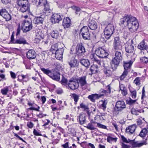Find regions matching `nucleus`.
Returning a JSON list of instances; mask_svg holds the SVG:
<instances>
[{
	"instance_id": "f257e3e1",
	"label": "nucleus",
	"mask_w": 148,
	"mask_h": 148,
	"mask_svg": "<svg viewBox=\"0 0 148 148\" xmlns=\"http://www.w3.org/2000/svg\"><path fill=\"white\" fill-rule=\"evenodd\" d=\"M122 58V55L120 51H115L114 57L112 58L111 61L112 64L114 65V68L112 67L113 70L116 69L121 61ZM112 66V65L111 66Z\"/></svg>"
},
{
	"instance_id": "f03ea898",
	"label": "nucleus",
	"mask_w": 148,
	"mask_h": 148,
	"mask_svg": "<svg viewBox=\"0 0 148 148\" xmlns=\"http://www.w3.org/2000/svg\"><path fill=\"white\" fill-rule=\"evenodd\" d=\"M131 20V21L127 26L130 31L133 33L137 30L138 28L139 23L136 18L133 17Z\"/></svg>"
},
{
	"instance_id": "7ed1b4c3",
	"label": "nucleus",
	"mask_w": 148,
	"mask_h": 148,
	"mask_svg": "<svg viewBox=\"0 0 148 148\" xmlns=\"http://www.w3.org/2000/svg\"><path fill=\"white\" fill-rule=\"evenodd\" d=\"M14 32H13L11 36L10 42L11 44H17L20 45H28L29 44L25 39L23 37L20 36L15 40L14 37Z\"/></svg>"
},
{
	"instance_id": "20e7f679",
	"label": "nucleus",
	"mask_w": 148,
	"mask_h": 148,
	"mask_svg": "<svg viewBox=\"0 0 148 148\" xmlns=\"http://www.w3.org/2000/svg\"><path fill=\"white\" fill-rule=\"evenodd\" d=\"M95 53L97 56L100 58H106L109 54V51L104 47H99L95 51Z\"/></svg>"
},
{
	"instance_id": "39448f33",
	"label": "nucleus",
	"mask_w": 148,
	"mask_h": 148,
	"mask_svg": "<svg viewBox=\"0 0 148 148\" xmlns=\"http://www.w3.org/2000/svg\"><path fill=\"white\" fill-rule=\"evenodd\" d=\"M133 17L131 15L125 14L123 18L120 19V25L123 27L127 26L131 21L130 20Z\"/></svg>"
},
{
	"instance_id": "423d86ee",
	"label": "nucleus",
	"mask_w": 148,
	"mask_h": 148,
	"mask_svg": "<svg viewBox=\"0 0 148 148\" xmlns=\"http://www.w3.org/2000/svg\"><path fill=\"white\" fill-rule=\"evenodd\" d=\"M79 34L82 36L83 38L85 40H90V34L88 27L86 26H84L81 29Z\"/></svg>"
},
{
	"instance_id": "0eeeda50",
	"label": "nucleus",
	"mask_w": 148,
	"mask_h": 148,
	"mask_svg": "<svg viewBox=\"0 0 148 148\" xmlns=\"http://www.w3.org/2000/svg\"><path fill=\"white\" fill-rule=\"evenodd\" d=\"M123 63L124 70L120 77V80H123L127 76L128 72V70L131 67L132 64L133 62L130 60L129 62H124Z\"/></svg>"
},
{
	"instance_id": "6e6552de",
	"label": "nucleus",
	"mask_w": 148,
	"mask_h": 148,
	"mask_svg": "<svg viewBox=\"0 0 148 148\" xmlns=\"http://www.w3.org/2000/svg\"><path fill=\"white\" fill-rule=\"evenodd\" d=\"M86 52L84 45L82 42L78 43L76 49V53L79 57L83 56Z\"/></svg>"
},
{
	"instance_id": "1a4fd4ad",
	"label": "nucleus",
	"mask_w": 148,
	"mask_h": 148,
	"mask_svg": "<svg viewBox=\"0 0 148 148\" xmlns=\"http://www.w3.org/2000/svg\"><path fill=\"white\" fill-rule=\"evenodd\" d=\"M22 30L24 32H27L31 30L32 28L31 22L27 20H24L22 25Z\"/></svg>"
},
{
	"instance_id": "9d476101",
	"label": "nucleus",
	"mask_w": 148,
	"mask_h": 148,
	"mask_svg": "<svg viewBox=\"0 0 148 148\" xmlns=\"http://www.w3.org/2000/svg\"><path fill=\"white\" fill-rule=\"evenodd\" d=\"M63 16L60 13H55L51 17V20L53 23H58L63 19Z\"/></svg>"
},
{
	"instance_id": "9b49d317",
	"label": "nucleus",
	"mask_w": 148,
	"mask_h": 148,
	"mask_svg": "<svg viewBox=\"0 0 148 148\" xmlns=\"http://www.w3.org/2000/svg\"><path fill=\"white\" fill-rule=\"evenodd\" d=\"M70 66V68H77L79 66V61L74 57H72L71 60L68 62Z\"/></svg>"
},
{
	"instance_id": "f8f14e48",
	"label": "nucleus",
	"mask_w": 148,
	"mask_h": 148,
	"mask_svg": "<svg viewBox=\"0 0 148 148\" xmlns=\"http://www.w3.org/2000/svg\"><path fill=\"white\" fill-rule=\"evenodd\" d=\"M0 15L7 21H9L11 19V15L5 9H2L0 10Z\"/></svg>"
},
{
	"instance_id": "ddd939ff",
	"label": "nucleus",
	"mask_w": 148,
	"mask_h": 148,
	"mask_svg": "<svg viewBox=\"0 0 148 148\" xmlns=\"http://www.w3.org/2000/svg\"><path fill=\"white\" fill-rule=\"evenodd\" d=\"M60 73L58 71L52 70L49 77L53 80L58 81L60 79Z\"/></svg>"
},
{
	"instance_id": "4468645a",
	"label": "nucleus",
	"mask_w": 148,
	"mask_h": 148,
	"mask_svg": "<svg viewBox=\"0 0 148 148\" xmlns=\"http://www.w3.org/2000/svg\"><path fill=\"white\" fill-rule=\"evenodd\" d=\"M125 105L123 101H117L115 106V109L118 111H121L122 109L125 108Z\"/></svg>"
},
{
	"instance_id": "2eb2a0df",
	"label": "nucleus",
	"mask_w": 148,
	"mask_h": 148,
	"mask_svg": "<svg viewBox=\"0 0 148 148\" xmlns=\"http://www.w3.org/2000/svg\"><path fill=\"white\" fill-rule=\"evenodd\" d=\"M64 51V49L63 47L59 48L56 51L54 54L55 55V57L56 58L59 60L62 59V55Z\"/></svg>"
},
{
	"instance_id": "dca6fc26",
	"label": "nucleus",
	"mask_w": 148,
	"mask_h": 148,
	"mask_svg": "<svg viewBox=\"0 0 148 148\" xmlns=\"http://www.w3.org/2000/svg\"><path fill=\"white\" fill-rule=\"evenodd\" d=\"M26 56L27 58L29 60L35 59L36 56V53L33 50H29L26 53Z\"/></svg>"
},
{
	"instance_id": "f3484780",
	"label": "nucleus",
	"mask_w": 148,
	"mask_h": 148,
	"mask_svg": "<svg viewBox=\"0 0 148 148\" xmlns=\"http://www.w3.org/2000/svg\"><path fill=\"white\" fill-rule=\"evenodd\" d=\"M125 50L127 53H132L134 51V47L131 44L127 42L125 44Z\"/></svg>"
},
{
	"instance_id": "a211bd4d",
	"label": "nucleus",
	"mask_w": 148,
	"mask_h": 148,
	"mask_svg": "<svg viewBox=\"0 0 148 148\" xmlns=\"http://www.w3.org/2000/svg\"><path fill=\"white\" fill-rule=\"evenodd\" d=\"M138 47L141 50H146L147 52H148V45L144 40H143L138 44Z\"/></svg>"
},
{
	"instance_id": "6ab92c4d",
	"label": "nucleus",
	"mask_w": 148,
	"mask_h": 148,
	"mask_svg": "<svg viewBox=\"0 0 148 148\" xmlns=\"http://www.w3.org/2000/svg\"><path fill=\"white\" fill-rule=\"evenodd\" d=\"M86 114L83 112L80 113L77 119L78 121L79 120V124L82 125L86 123Z\"/></svg>"
},
{
	"instance_id": "aec40b11",
	"label": "nucleus",
	"mask_w": 148,
	"mask_h": 148,
	"mask_svg": "<svg viewBox=\"0 0 148 148\" xmlns=\"http://www.w3.org/2000/svg\"><path fill=\"white\" fill-rule=\"evenodd\" d=\"M71 20L69 17L64 18L62 22V25L64 28L66 29L70 27L71 24Z\"/></svg>"
},
{
	"instance_id": "412c9836",
	"label": "nucleus",
	"mask_w": 148,
	"mask_h": 148,
	"mask_svg": "<svg viewBox=\"0 0 148 148\" xmlns=\"http://www.w3.org/2000/svg\"><path fill=\"white\" fill-rule=\"evenodd\" d=\"M88 26L90 29L95 30L97 28V23L94 20H90L88 24Z\"/></svg>"
},
{
	"instance_id": "4be33fe9",
	"label": "nucleus",
	"mask_w": 148,
	"mask_h": 148,
	"mask_svg": "<svg viewBox=\"0 0 148 148\" xmlns=\"http://www.w3.org/2000/svg\"><path fill=\"white\" fill-rule=\"evenodd\" d=\"M18 81L20 82H22L23 84H24L23 82H26L29 80V76L28 75H18Z\"/></svg>"
},
{
	"instance_id": "5701e85b",
	"label": "nucleus",
	"mask_w": 148,
	"mask_h": 148,
	"mask_svg": "<svg viewBox=\"0 0 148 148\" xmlns=\"http://www.w3.org/2000/svg\"><path fill=\"white\" fill-rule=\"evenodd\" d=\"M20 11L21 12L24 13H25L26 14H28L29 15L31 14L30 12V6L29 4L25 6L24 7H22L20 8Z\"/></svg>"
},
{
	"instance_id": "b1692460",
	"label": "nucleus",
	"mask_w": 148,
	"mask_h": 148,
	"mask_svg": "<svg viewBox=\"0 0 148 148\" xmlns=\"http://www.w3.org/2000/svg\"><path fill=\"white\" fill-rule=\"evenodd\" d=\"M16 2L20 8L29 4V2L28 0H17Z\"/></svg>"
},
{
	"instance_id": "393cba45",
	"label": "nucleus",
	"mask_w": 148,
	"mask_h": 148,
	"mask_svg": "<svg viewBox=\"0 0 148 148\" xmlns=\"http://www.w3.org/2000/svg\"><path fill=\"white\" fill-rule=\"evenodd\" d=\"M114 30V28L113 25L111 24H108L107 27L105 28V31L107 32L112 35Z\"/></svg>"
},
{
	"instance_id": "a878e982",
	"label": "nucleus",
	"mask_w": 148,
	"mask_h": 148,
	"mask_svg": "<svg viewBox=\"0 0 148 148\" xmlns=\"http://www.w3.org/2000/svg\"><path fill=\"white\" fill-rule=\"evenodd\" d=\"M97 56L96 54L92 53L89 55V58L93 62L97 63L100 66L101 65L100 61L97 58Z\"/></svg>"
},
{
	"instance_id": "bb28decb",
	"label": "nucleus",
	"mask_w": 148,
	"mask_h": 148,
	"mask_svg": "<svg viewBox=\"0 0 148 148\" xmlns=\"http://www.w3.org/2000/svg\"><path fill=\"white\" fill-rule=\"evenodd\" d=\"M103 95H99L97 94H92L88 96V98L92 102H95V100L99 99Z\"/></svg>"
},
{
	"instance_id": "cd10ccee",
	"label": "nucleus",
	"mask_w": 148,
	"mask_h": 148,
	"mask_svg": "<svg viewBox=\"0 0 148 148\" xmlns=\"http://www.w3.org/2000/svg\"><path fill=\"white\" fill-rule=\"evenodd\" d=\"M79 62L82 65L87 68L90 65V61L88 59H82L80 60Z\"/></svg>"
},
{
	"instance_id": "c85d7f7f",
	"label": "nucleus",
	"mask_w": 148,
	"mask_h": 148,
	"mask_svg": "<svg viewBox=\"0 0 148 148\" xmlns=\"http://www.w3.org/2000/svg\"><path fill=\"white\" fill-rule=\"evenodd\" d=\"M68 87L71 90L76 89L79 87V83L78 82L73 83H68Z\"/></svg>"
},
{
	"instance_id": "c756f323",
	"label": "nucleus",
	"mask_w": 148,
	"mask_h": 148,
	"mask_svg": "<svg viewBox=\"0 0 148 148\" xmlns=\"http://www.w3.org/2000/svg\"><path fill=\"white\" fill-rule=\"evenodd\" d=\"M136 128V125L133 124L131 126L127 127L126 129V131L127 132L132 134L135 131Z\"/></svg>"
},
{
	"instance_id": "7c9ffc66",
	"label": "nucleus",
	"mask_w": 148,
	"mask_h": 148,
	"mask_svg": "<svg viewBox=\"0 0 148 148\" xmlns=\"http://www.w3.org/2000/svg\"><path fill=\"white\" fill-rule=\"evenodd\" d=\"M44 19L40 17H35L33 20V22L35 24H42Z\"/></svg>"
},
{
	"instance_id": "2f4dec72",
	"label": "nucleus",
	"mask_w": 148,
	"mask_h": 148,
	"mask_svg": "<svg viewBox=\"0 0 148 148\" xmlns=\"http://www.w3.org/2000/svg\"><path fill=\"white\" fill-rule=\"evenodd\" d=\"M86 78V76H83L80 77L79 79H78L81 86L82 87L87 84Z\"/></svg>"
},
{
	"instance_id": "473e14b6",
	"label": "nucleus",
	"mask_w": 148,
	"mask_h": 148,
	"mask_svg": "<svg viewBox=\"0 0 148 148\" xmlns=\"http://www.w3.org/2000/svg\"><path fill=\"white\" fill-rule=\"evenodd\" d=\"M112 35L110 33H108L106 31L104 30V35L105 38L104 37H102V39H103V42H106V40L110 38Z\"/></svg>"
},
{
	"instance_id": "72a5a7b5",
	"label": "nucleus",
	"mask_w": 148,
	"mask_h": 148,
	"mask_svg": "<svg viewBox=\"0 0 148 148\" xmlns=\"http://www.w3.org/2000/svg\"><path fill=\"white\" fill-rule=\"evenodd\" d=\"M58 43L52 45L50 49V52H51L52 54H54L56 51L59 49L58 48Z\"/></svg>"
},
{
	"instance_id": "f704fd0d",
	"label": "nucleus",
	"mask_w": 148,
	"mask_h": 148,
	"mask_svg": "<svg viewBox=\"0 0 148 148\" xmlns=\"http://www.w3.org/2000/svg\"><path fill=\"white\" fill-rule=\"evenodd\" d=\"M113 48L115 50L117 51H121L122 49L121 43L113 44Z\"/></svg>"
},
{
	"instance_id": "c9c22d12",
	"label": "nucleus",
	"mask_w": 148,
	"mask_h": 148,
	"mask_svg": "<svg viewBox=\"0 0 148 148\" xmlns=\"http://www.w3.org/2000/svg\"><path fill=\"white\" fill-rule=\"evenodd\" d=\"M100 101L102 102V103L100 105V108L104 111L106 108L108 101L106 99L101 100Z\"/></svg>"
},
{
	"instance_id": "e433bc0d",
	"label": "nucleus",
	"mask_w": 148,
	"mask_h": 148,
	"mask_svg": "<svg viewBox=\"0 0 148 148\" xmlns=\"http://www.w3.org/2000/svg\"><path fill=\"white\" fill-rule=\"evenodd\" d=\"M103 72L107 76H109L111 75L112 74L111 71L110 70L109 68L104 66Z\"/></svg>"
},
{
	"instance_id": "4c0bfd02",
	"label": "nucleus",
	"mask_w": 148,
	"mask_h": 148,
	"mask_svg": "<svg viewBox=\"0 0 148 148\" xmlns=\"http://www.w3.org/2000/svg\"><path fill=\"white\" fill-rule=\"evenodd\" d=\"M129 142L130 143L132 146L135 147H139L144 145L143 143H137L136 142L134 141L133 140L129 139Z\"/></svg>"
},
{
	"instance_id": "58836bf2",
	"label": "nucleus",
	"mask_w": 148,
	"mask_h": 148,
	"mask_svg": "<svg viewBox=\"0 0 148 148\" xmlns=\"http://www.w3.org/2000/svg\"><path fill=\"white\" fill-rule=\"evenodd\" d=\"M51 35L53 38L57 39L59 36L58 31L57 30H53L51 33Z\"/></svg>"
},
{
	"instance_id": "ea45409f",
	"label": "nucleus",
	"mask_w": 148,
	"mask_h": 148,
	"mask_svg": "<svg viewBox=\"0 0 148 148\" xmlns=\"http://www.w3.org/2000/svg\"><path fill=\"white\" fill-rule=\"evenodd\" d=\"M61 83L63 86H66V87H68V83L67 79L66 78L64 77L63 76L62 77L61 81Z\"/></svg>"
},
{
	"instance_id": "a19ab883",
	"label": "nucleus",
	"mask_w": 148,
	"mask_h": 148,
	"mask_svg": "<svg viewBox=\"0 0 148 148\" xmlns=\"http://www.w3.org/2000/svg\"><path fill=\"white\" fill-rule=\"evenodd\" d=\"M44 12L46 13H49L50 12V9L49 5L48 3H47L46 4H45V5H44Z\"/></svg>"
},
{
	"instance_id": "79ce46f5",
	"label": "nucleus",
	"mask_w": 148,
	"mask_h": 148,
	"mask_svg": "<svg viewBox=\"0 0 148 148\" xmlns=\"http://www.w3.org/2000/svg\"><path fill=\"white\" fill-rule=\"evenodd\" d=\"M40 69L44 73L49 76L52 70H50L48 69H45L44 68H41Z\"/></svg>"
},
{
	"instance_id": "37998d69",
	"label": "nucleus",
	"mask_w": 148,
	"mask_h": 148,
	"mask_svg": "<svg viewBox=\"0 0 148 148\" xmlns=\"http://www.w3.org/2000/svg\"><path fill=\"white\" fill-rule=\"evenodd\" d=\"M147 133V130L146 128L143 129L140 132L139 134V136L142 137H144Z\"/></svg>"
},
{
	"instance_id": "c03bdc74",
	"label": "nucleus",
	"mask_w": 148,
	"mask_h": 148,
	"mask_svg": "<svg viewBox=\"0 0 148 148\" xmlns=\"http://www.w3.org/2000/svg\"><path fill=\"white\" fill-rule=\"evenodd\" d=\"M86 127L90 130L96 131L97 130V128L95 127L94 125L91 123H89Z\"/></svg>"
},
{
	"instance_id": "a18cd8bd",
	"label": "nucleus",
	"mask_w": 148,
	"mask_h": 148,
	"mask_svg": "<svg viewBox=\"0 0 148 148\" xmlns=\"http://www.w3.org/2000/svg\"><path fill=\"white\" fill-rule=\"evenodd\" d=\"M71 96L74 99L75 104H76L79 99V96L73 93L72 94Z\"/></svg>"
},
{
	"instance_id": "49530a36",
	"label": "nucleus",
	"mask_w": 148,
	"mask_h": 148,
	"mask_svg": "<svg viewBox=\"0 0 148 148\" xmlns=\"http://www.w3.org/2000/svg\"><path fill=\"white\" fill-rule=\"evenodd\" d=\"M73 8L75 11V13L76 14H80L81 12V10L79 7L74 6L73 7Z\"/></svg>"
},
{
	"instance_id": "de8ad7c7",
	"label": "nucleus",
	"mask_w": 148,
	"mask_h": 148,
	"mask_svg": "<svg viewBox=\"0 0 148 148\" xmlns=\"http://www.w3.org/2000/svg\"><path fill=\"white\" fill-rule=\"evenodd\" d=\"M94 66L92 65L90 69L92 74H95L97 73L98 72V70L95 69V68L94 67Z\"/></svg>"
},
{
	"instance_id": "09e8293b",
	"label": "nucleus",
	"mask_w": 148,
	"mask_h": 148,
	"mask_svg": "<svg viewBox=\"0 0 148 148\" xmlns=\"http://www.w3.org/2000/svg\"><path fill=\"white\" fill-rule=\"evenodd\" d=\"M117 138H114L110 136H108L107 138V141L109 143H111L112 141H114L116 142Z\"/></svg>"
},
{
	"instance_id": "8fccbe9b",
	"label": "nucleus",
	"mask_w": 148,
	"mask_h": 148,
	"mask_svg": "<svg viewBox=\"0 0 148 148\" xmlns=\"http://www.w3.org/2000/svg\"><path fill=\"white\" fill-rule=\"evenodd\" d=\"M8 91V87H5L1 90V93L3 95H6Z\"/></svg>"
},
{
	"instance_id": "3c124183",
	"label": "nucleus",
	"mask_w": 148,
	"mask_h": 148,
	"mask_svg": "<svg viewBox=\"0 0 148 148\" xmlns=\"http://www.w3.org/2000/svg\"><path fill=\"white\" fill-rule=\"evenodd\" d=\"M141 62L145 63H147L148 62V58L144 56L140 58Z\"/></svg>"
},
{
	"instance_id": "603ef678",
	"label": "nucleus",
	"mask_w": 148,
	"mask_h": 148,
	"mask_svg": "<svg viewBox=\"0 0 148 148\" xmlns=\"http://www.w3.org/2000/svg\"><path fill=\"white\" fill-rule=\"evenodd\" d=\"M134 83L136 85H139L140 84V78L138 77H136L134 81Z\"/></svg>"
},
{
	"instance_id": "864d4df0",
	"label": "nucleus",
	"mask_w": 148,
	"mask_h": 148,
	"mask_svg": "<svg viewBox=\"0 0 148 148\" xmlns=\"http://www.w3.org/2000/svg\"><path fill=\"white\" fill-rule=\"evenodd\" d=\"M80 107L84 109L83 111H85L87 109H88V107L87 106L84 104L83 103H82L80 105Z\"/></svg>"
},
{
	"instance_id": "5fc2aeb1",
	"label": "nucleus",
	"mask_w": 148,
	"mask_h": 148,
	"mask_svg": "<svg viewBox=\"0 0 148 148\" xmlns=\"http://www.w3.org/2000/svg\"><path fill=\"white\" fill-rule=\"evenodd\" d=\"M121 43L119 36L115 37L114 40L113 44Z\"/></svg>"
},
{
	"instance_id": "6e6d98bb",
	"label": "nucleus",
	"mask_w": 148,
	"mask_h": 148,
	"mask_svg": "<svg viewBox=\"0 0 148 148\" xmlns=\"http://www.w3.org/2000/svg\"><path fill=\"white\" fill-rule=\"evenodd\" d=\"M136 101V100H133L130 98L129 100L126 101V103L130 105H131L133 103H134Z\"/></svg>"
},
{
	"instance_id": "4d7b16f0",
	"label": "nucleus",
	"mask_w": 148,
	"mask_h": 148,
	"mask_svg": "<svg viewBox=\"0 0 148 148\" xmlns=\"http://www.w3.org/2000/svg\"><path fill=\"white\" fill-rule=\"evenodd\" d=\"M107 92V90L103 89H101L99 90V94H98V95H103V96H104V95Z\"/></svg>"
},
{
	"instance_id": "13d9d810",
	"label": "nucleus",
	"mask_w": 148,
	"mask_h": 148,
	"mask_svg": "<svg viewBox=\"0 0 148 148\" xmlns=\"http://www.w3.org/2000/svg\"><path fill=\"white\" fill-rule=\"evenodd\" d=\"M33 133L34 134V135L36 136H42V134L40 133L39 132H38L37 130H36L35 129H34Z\"/></svg>"
},
{
	"instance_id": "bf43d9fd",
	"label": "nucleus",
	"mask_w": 148,
	"mask_h": 148,
	"mask_svg": "<svg viewBox=\"0 0 148 148\" xmlns=\"http://www.w3.org/2000/svg\"><path fill=\"white\" fill-rule=\"evenodd\" d=\"M132 97L133 99H135L136 97V92L135 90L132 91H131Z\"/></svg>"
},
{
	"instance_id": "052dcab7",
	"label": "nucleus",
	"mask_w": 148,
	"mask_h": 148,
	"mask_svg": "<svg viewBox=\"0 0 148 148\" xmlns=\"http://www.w3.org/2000/svg\"><path fill=\"white\" fill-rule=\"evenodd\" d=\"M39 3H40V6H43L45 4L47 3L46 0H39Z\"/></svg>"
},
{
	"instance_id": "680f3d73",
	"label": "nucleus",
	"mask_w": 148,
	"mask_h": 148,
	"mask_svg": "<svg viewBox=\"0 0 148 148\" xmlns=\"http://www.w3.org/2000/svg\"><path fill=\"white\" fill-rule=\"evenodd\" d=\"M39 0H32V2L34 5H35L37 6L40 5V3H39Z\"/></svg>"
},
{
	"instance_id": "e2e57ef3",
	"label": "nucleus",
	"mask_w": 148,
	"mask_h": 148,
	"mask_svg": "<svg viewBox=\"0 0 148 148\" xmlns=\"http://www.w3.org/2000/svg\"><path fill=\"white\" fill-rule=\"evenodd\" d=\"M34 125L33 123L31 122H28L27 123V126L29 128H32Z\"/></svg>"
},
{
	"instance_id": "0e129e2a",
	"label": "nucleus",
	"mask_w": 148,
	"mask_h": 148,
	"mask_svg": "<svg viewBox=\"0 0 148 148\" xmlns=\"http://www.w3.org/2000/svg\"><path fill=\"white\" fill-rule=\"evenodd\" d=\"M10 73L11 78L13 79H15L16 77V74L13 72L10 71Z\"/></svg>"
},
{
	"instance_id": "69168bd1",
	"label": "nucleus",
	"mask_w": 148,
	"mask_h": 148,
	"mask_svg": "<svg viewBox=\"0 0 148 148\" xmlns=\"http://www.w3.org/2000/svg\"><path fill=\"white\" fill-rule=\"evenodd\" d=\"M21 31V28L20 24H19L18 26V28L17 30V32L16 34V35L17 36L18 35L20 34Z\"/></svg>"
},
{
	"instance_id": "338daca9",
	"label": "nucleus",
	"mask_w": 148,
	"mask_h": 148,
	"mask_svg": "<svg viewBox=\"0 0 148 148\" xmlns=\"http://www.w3.org/2000/svg\"><path fill=\"white\" fill-rule=\"evenodd\" d=\"M138 111H137L135 109H132L131 112L132 113V114H135L136 115H138Z\"/></svg>"
},
{
	"instance_id": "774afa93",
	"label": "nucleus",
	"mask_w": 148,
	"mask_h": 148,
	"mask_svg": "<svg viewBox=\"0 0 148 148\" xmlns=\"http://www.w3.org/2000/svg\"><path fill=\"white\" fill-rule=\"evenodd\" d=\"M97 125L98 127L104 129H106L107 127L105 125L101 124L99 123H97Z\"/></svg>"
}]
</instances>
